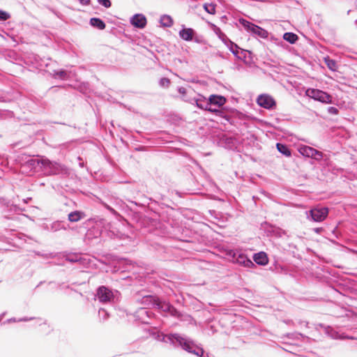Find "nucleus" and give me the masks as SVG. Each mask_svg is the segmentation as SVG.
<instances>
[{
	"instance_id": "72a5a7b5",
	"label": "nucleus",
	"mask_w": 357,
	"mask_h": 357,
	"mask_svg": "<svg viewBox=\"0 0 357 357\" xmlns=\"http://www.w3.org/2000/svg\"><path fill=\"white\" fill-rule=\"evenodd\" d=\"M170 84V80L168 78H161L160 80V85L163 87H167Z\"/></svg>"
},
{
	"instance_id": "4468645a",
	"label": "nucleus",
	"mask_w": 357,
	"mask_h": 357,
	"mask_svg": "<svg viewBox=\"0 0 357 357\" xmlns=\"http://www.w3.org/2000/svg\"><path fill=\"white\" fill-rule=\"evenodd\" d=\"M210 107H217L218 108L224 105L226 102V98L219 95H211L208 98Z\"/></svg>"
},
{
	"instance_id": "393cba45",
	"label": "nucleus",
	"mask_w": 357,
	"mask_h": 357,
	"mask_svg": "<svg viewBox=\"0 0 357 357\" xmlns=\"http://www.w3.org/2000/svg\"><path fill=\"white\" fill-rule=\"evenodd\" d=\"M276 147L278 151L283 154L285 156H290L291 155V151L288 148V146L285 144H282L280 143H277Z\"/></svg>"
},
{
	"instance_id": "20e7f679",
	"label": "nucleus",
	"mask_w": 357,
	"mask_h": 357,
	"mask_svg": "<svg viewBox=\"0 0 357 357\" xmlns=\"http://www.w3.org/2000/svg\"><path fill=\"white\" fill-rule=\"evenodd\" d=\"M307 218L314 222H322L328 216V209L326 207H314L306 212Z\"/></svg>"
},
{
	"instance_id": "dca6fc26",
	"label": "nucleus",
	"mask_w": 357,
	"mask_h": 357,
	"mask_svg": "<svg viewBox=\"0 0 357 357\" xmlns=\"http://www.w3.org/2000/svg\"><path fill=\"white\" fill-rule=\"evenodd\" d=\"M324 331L326 334H327L329 337H331L333 339H340V340H344V339H352V337H350L349 336H346L344 334H341L337 331H335L334 328H333L331 326H325L324 327Z\"/></svg>"
},
{
	"instance_id": "423d86ee",
	"label": "nucleus",
	"mask_w": 357,
	"mask_h": 357,
	"mask_svg": "<svg viewBox=\"0 0 357 357\" xmlns=\"http://www.w3.org/2000/svg\"><path fill=\"white\" fill-rule=\"evenodd\" d=\"M118 291L113 292L109 288L102 286L98 289L96 296L101 303L113 302L118 294Z\"/></svg>"
},
{
	"instance_id": "b1692460",
	"label": "nucleus",
	"mask_w": 357,
	"mask_h": 357,
	"mask_svg": "<svg viewBox=\"0 0 357 357\" xmlns=\"http://www.w3.org/2000/svg\"><path fill=\"white\" fill-rule=\"evenodd\" d=\"M324 63L331 70L336 71L337 70V62L329 56L324 57Z\"/></svg>"
},
{
	"instance_id": "a878e982",
	"label": "nucleus",
	"mask_w": 357,
	"mask_h": 357,
	"mask_svg": "<svg viewBox=\"0 0 357 357\" xmlns=\"http://www.w3.org/2000/svg\"><path fill=\"white\" fill-rule=\"evenodd\" d=\"M283 38L291 44H294L298 40V36L294 33L287 32L283 35Z\"/></svg>"
},
{
	"instance_id": "4c0bfd02",
	"label": "nucleus",
	"mask_w": 357,
	"mask_h": 357,
	"mask_svg": "<svg viewBox=\"0 0 357 357\" xmlns=\"http://www.w3.org/2000/svg\"><path fill=\"white\" fill-rule=\"evenodd\" d=\"M107 208L109 211H111L112 213H113L114 214H116V212L115 211V210H114V209H113L112 208H111L110 206H107Z\"/></svg>"
},
{
	"instance_id": "4be33fe9",
	"label": "nucleus",
	"mask_w": 357,
	"mask_h": 357,
	"mask_svg": "<svg viewBox=\"0 0 357 357\" xmlns=\"http://www.w3.org/2000/svg\"><path fill=\"white\" fill-rule=\"evenodd\" d=\"M90 24L100 30H103L106 26L105 23L101 19L98 17L91 18Z\"/></svg>"
},
{
	"instance_id": "6e6552de",
	"label": "nucleus",
	"mask_w": 357,
	"mask_h": 357,
	"mask_svg": "<svg viewBox=\"0 0 357 357\" xmlns=\"http://www.w3.org/2000/svg\"><path fill=\"white\" fill-rule=\"evenodd\" d=\"M298 151L303 156L312 158L316 160H321L323 158L322 152L308 146H300Z\"/></svg>"
},
{
	"instance_id": "cd10ccee",
	"label": "nucleus",
	"mask_w": 357,
	"mask_h": 357,
	"mask_svg": "<svg viewBox=\"0 0 357 357\" xmlns=\"http://www.w3.org/2000/svg\"><path fill=\"white\" fill-rule=\"evenodd\" d=\"M204 9L209 14L214 15L215 13V5L214 3H204Z\"/></svg>"
},
{
	"instance_id": "2f4dec72",
	"label": "nucleus",
	"mask_w": 357,
	"mask_h": 357,
	"mask_svg": "<svg viewBox=\"0 0 357 357\" xmlns=\"http://www.w3.org/2000/svg\"><path fill=\"white\" fill-rule=\"evenodd\" d=\"M32 319H33L32 317H31V318L24 317V318L20 319L18 320H17L15 318H11V319H8L7 322L11 323V322H16V321H30Z\"/></svg>"
},
{
	"instance_id": "5701e85b",
	"label": "nucleus",
	"mask_w": 357,
	"mask_h": 357,
	"mask_svg": "<svg viewBox=\"0 0 357 357\" xmlns=\"http://www.w3.org/2000/svg\"><path fill=\"white\" fill-rule=\"evenodd\" d=\"M160 23L163 27H170L173 24V20L168 15H163L160 18Z\"/></svg>"
},
{
	"instance_id": "2eb2a0df",
	"label": "nucleus",
	"mask_w": 357,
	"mask_h": 357,
	"mask_svg": "<svg viewBox=\"0 0 357 357\" xmlns=\"http://www.w3.org/2000/svg\"><path fill=\"white\" fill-rule=\"evenodd\" d=\"M210 25L215 35L226 46H229V44L231 43V40L228 38L226 34L224 33L218 26L214 24H210Z\"/></svg>"
},
{
	"instance_id": "f8f14e48",
	"label": "nucleus",
	"mask_w": 357,
	"mask_h": 357,
	"mask_svg": "<svg viewBox=\"0 0 357 357\" xmlns=\"http://www.w3.org/2000/svg\"><path fill=\"white\" fill-rule=\"evenodd\" d=\"M130 23L135 28L144 29L147 24V20L144 15L137 13L130 17Z\"/></svg>"
},
{
	"instance_id": "a211bd4d",
	"label": "nucleus",
	"mask_w": 357,
	"mask_h": 357,
	"mask_svg": "<svg viewBox=\"0 0 357 357\" xmlns=\"http://www.w3.org/2000/svg\"><path fill=\"white\" fill-rule=\"evenodd\" d=\"M157 300L158 299H156L153 296L146 295V296H144L142 298L140 303L143 305L142 307L147 308V307H149L151 306H155Z\"/></svg>"
},
{
	"instance_id": "f3484780",
	"label": "nucleus",
	"mask_w": 357,
	"mask_h": 357,
	"mask_svg": "<svg viewBox=\"0 0 357 357\" xmlns=\"http://www.w3.org/2000/svg\"><path fill=\"white\" fill-rule=\"evenodd\" d=\"M181 38L185 41H190L192 40L195 35V31L191 28L183 27L178 33Z\"/></svg>"
},
{
	"instance_id": "c9c22d12",
	"label": "nucleus",
	"mask_w": 357,
	"mask_h": 357,
	"mask_svg": "<svg viewBox=\"0 0 357 357\" xmlns=\"http://www.w3.org/2000/svg\"><path fill=\"white\" fill-rule=\"evenodd\" d=\"M328 112L331 114H337L339 111L335 107H330L328 109Z\"/></svg>"
},
{
	"instance_id": "e433bc0d",
	"label": "nucleus",
	"mask_w": 357,
	"mask_h": 357,
	"mask_svg": "<svg viewBox=\"0 0 357 357\" xmlns=\"http://www.w3.org/2000/svg\"><path fill=\"white\" fill-rule=\"evenodd\" d=\"M79 2L84 5V6H88L90 3V0H78Z\"/></svg>"
},
{
	"instance_id": "f03ea898",
	"label": "nucleus",
	"mask_w": 357,
	"mask_h": 357,
	"mask_svg": "<svg viewBox=\"0 0 357 357\" xmlns=\"http://www.w3.org/2000/svg\"><path fill=\"white\" fill-rule=\"evenodd\" d=\"M183 100L192 105H195L197 107L202 109L215 113L218 116H220L222 113V112L219 109L210 107L208 99L206 100V98L201 94H198L196 97H193L192 98H183Z\"/></svg>"
},
{
	"instance_id": "7ed1b4c3",
	"label": "nucleus",
	"mask_w": 357,
	"mask_h": 357,
	"mask_svg": "<svg viewBox=\"0 0 357 357\" xmlns=\"http://www.w3.org/2000/svg\"><path fill=\"white\" fill-rule=\"evenodd\" d=\"M238 22L248 32H250L252 34L259 36L262 38H266L268 37L267 31L261 28L260 26L252 24V22L243 18L239 19Z\"/></svg>"
},
{
	"instance_id": "f257e3e1",
	"label": "nucleus",
	"mask_w": 357,
	"mask_h": 357,
	"mask_svg": "<svg viewBox=\"0 0 357 357\" xmlns=\"http://www.w3.org/2000/svg\"><path fill=\"white\" fill-rule=\"evenodd\" d=\"M166 338L174 345L181 346L189 353L197 356H202L204 354V350L202 348L197 347L191 340L179 334H169L166 336Z\"/></svg>"
},
{
	"instance_id": "c85d7f7f",
	"label": "nucleus",
	"mask_w": 357,
	"mask_h": 357,
	"mask_svg": "<svg viewBox=\"0 0 357 357\" xmlns=\"http://www.w3.org/2000/svg\"><path fill=\"white\" fill-rule=\"evenodd\" d=\"M227 47L234 54V56H238V47L237 46V45H236L235 43H234L231 41V43L229 44V46H227Z\"/></svg>"
},
{
	"instance_id": "39448f33",
	"label": "nucleus",
	"mask_w": 357,
	"mask_h": 357,
	"mask_svg": "<svg viewBox=\"0 0 357 357\" xmlns=\"http://www.w3.org/2000/svg\"><path fill=\"white\" fill-rule=\"evenodd\" d=\"M305 95L323 103H331L332 102V97L329 94L319 89H307Z\"/></svg>"
},
{
	"instance_id": "bb28decb",
	"label": "nucleus",
	"mask_w": 357,
	"mask_h": 357,
	"mask_svg": "<svg viewBox=\"0 0 357 357\" xmlns=\"http://www.w3.org/2000/svg\"><path fill=\"white\" fill-rule=\"evenodd\" d=\"M54 77L55 78H59L61 79L65 80L70 77V73L64 70L54 71Z\"/></svg>"
},
{
	"instance_id": "c756f323",
	"label": "nucleus",
	"mask_w": 357,
	"mask_h": 357,
	"mask_svg": "<svg viewBox=\"0 0 357 357\" xmlns=\"http://www.w3.org/2000/svg\"><path fill=\"white\" fill-rule=\"evenodd\" d=\"M98 316H99L100 319H101L102 321H105L108 319L109 314L105 309L101 308L98 311Z\"/></svg>"
},
{
	"instance_id": "0eeeda50",
	"label": "nucleus",
	"mask_w": 357,
	"mask_h": 357,
	"mask_svg": "<svg viewBox=\"0 0 357 357\" xmlns=\"http://www.w3.org/2000/svg\"><path fill=\"white\" fill-rule=\"evenodd\" d=\"M48 175L58 174L62 171V167L60 164L51 162L47 159H44L42 162V170Z\"/></svg>"
},
{
	"instance_id": "9b49d317",
	"label": "nucleus",
	"mask_w": 357,
	"mask_h": 357,
	"mask_svg": "<svg viewBox=\"0 0 357 357\" xmlns=\"http://www.w3.org/2000/svg\"><path fill=\"white\" fill-rule=\"evenodd\" d=\"M44 158H30L22 165L24 170L29 169L30 172H38L42 170V162Z\"/></svg>"
},
{
	"instance_id": "58836bf2",
	"label": "nucleus",
	"mask_w": 357,
	"mask_h": 357,
	"mask_svg": "<svg viewBox=\"0 0 357 357\" xmlns=\"http://www.w3.org/2000/svg\"><path fill=\"white\" fill-rule=\"evenodd\" d=\"M321 230V228H317L314 229L315 232L319 233V231Z\"/></svg>"
},
{
	"instance_id": "1a4fd4ad",
	"label": "nucleus",
	"mask_w": 357,
	"mask_h": 357,
	"mask_svg": "<svg viewBox=\"0 0 357 357\" xmlns=\"http://www.w3.org/2000/svg\"><path fill=\"white\" fill-rule=\"evenodd\" d=\"M257 103L266 109H273L276 105L274 98L268 94H261L257 98Z\"/></svg>"
},
{
	"instance_id": "6ab92c4d",
	"label": "nucleus",
	"mask_w": 357,
	"mask_h": 357,
	"mask_svg": "<svg viewBox=\"0 0 357 357\" xmlns=\"http://www.w3.org/2000/svg\"><path fill=\"white\" fill-rule=\"evenodd\" d=\"M150 314L151 312L146 307H140L136 312V317L144 323H148L147 319L150 317Z\"/></svg>"
},
{
	"instance_id": "ddd939ff",
	"label": "nucleus",
	"mask_w": 357,
	"mask_h": 357,
	"mask_svg": "<svg viewBox=\"0 0 357 357\" xmlns=\"http://www.w3.org/2000/svg\"><path fill=\"white\" fill-rule=\"evenodd\" d=\"M155 307H157L158 309H160L162 311L165 312L169 313L172 316H179V312L169 303L161 302L158 299Z\"/></svg>"
},
{
	"instance_id": "aec40b11",
	"label": "nucleus",
	"mask_w": 357,
	"mask_h": 357,
	"mask_svg": "<svg viewBox=\"0 0 357 357\" xmlns=\"http://www.w3.org/2000/svg\"><path fill=\"white\" fill-rule=\"evenodd\" d=\"M253 260L257 264L262 266L267 264L268 261L267 255L264 252H260L255 254L253 256Z\"/></svg>"
},
{
	"instance_id": "412c9836",
	"label": "nucleus",
	"mask_w": 357,
	"mask_h": 357,
	"mask_svg": "<svg viewBox=\"0 0 357 357\" xmlns=\"http://www.w3.org/2000/svg\"><path fill=\"white\" fill-rule=\"evenodd\" d=\"M85 217L84 212L75 211L68 214V219L70 222H76Z\"/></svg>"
},
{
	"instance_id": "7c9ffc66",
	"label": "nucleus",
	"mask_w": 357,
	"mask_h": 357,
	"mask_svg": "<svg viewBox=\"0 0 357 357\" xmlns=\"http://www.w3.org/2000/svg\"><path fill=\"white\" fill-rule=\"evenodd\" d=\"M10 15L8 13L0 10V20L6 21L10 18Z\"/></svg>"
},
{
	"instance_id": "9d476101",
	"label": "nucleus",
	"mask_w": 357,
	"mask_h": 357,
	"mask_svg": "<svg viewBox=\"0 0 357 357\" xmlns=\"http://www.w3.org/2000/svg\"><path fill=\"white\" fill-rule=\"evenodd\" d=\"M231 256L233 261L241 266L248 268L255 266L254 263L244 253L240 251L233 252Z\"/></svg>"
},
{
	"instance_id": "473e14b6",
	"label": "nucleus",
	"mask_w": 357,
	"mask_h": 357,
	"mask_svg": "<svg viewBox=\"0 0 357 357\" xmlns=\"http://www.w3.org/2000/svg\"><path fill=\"white\" fill-rule=\"evenodd\" d=\"M178 91L180 94L182 95V99L183 100V98H192L191 97H188L187 96V91H186V89L184 88V87H178Z\"/></svg>"
},
{
	"instance_id": "a19ab883",
	"label": "nucleus",
	"mask_w": 357,
	"mask_h": 357,
	"mask_svg": "<svg viewBox=\"0 0 357 357\" xmlns=\"http://www.w3.org/2000/svg\"><path fill=\"white\" fill-rule=\"evenodd\" d=\"M4 314H2L1 316H0V319H1L3 317Z\"/></svg>"
},
{
	"instance_id": "f704fd0d",
	"label": "nucleus",
	"mask_w": 357,
	"mask_h": 357,
	"mask_svg": "<svg viewBox=\"0 0 357 357\" xmlns=\"http://www.w3.org/2000/svg\"><path fill=\"white\" fill-rule=\"evenodd\" d=\"M98 2L105 8H109L112 5L110 0H98Z\"/></svg>"
},
{
	"instance_id": "ea45409f",
	"label": "nucleus",
	"mask_w": 357,
	"mask_h": 357,
	"mask_svg": "<svg viewBox=\"0 0 357 357\" xmlns=\"http://www.w3.org/2000/svg\"><path fill=\"white\" fill-rule=\"evenodd\" d=\"M79 165H80L81 167H83V163H82V162H80V163H79Z\"/></svg>"
}]
</instances>
